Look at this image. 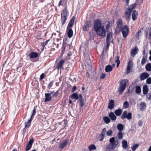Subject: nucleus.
Here are the masks:
<instances>
[{
	"instance_id": "423d86ee",
	"label": "nucleus",
	"mask_w": 151,
	"mask_h": 151,
	"mask_svg": "<svg viewBox=\"0 0 151 151\" xmlns=\"http://www.w3.org/2000/svg\"><path fill=\"white\" fill-rule=\"evenodd\" d=\"M128 82V81L127 79H123L120 82L119 86L118 89V91L119 94H122L126 88V84Z\"/></svg>"
},
{
	"instance_id": "f8f14e48",
	"label": "nucleus",
	"mask_w": 151,
	"mask_h": 151,
	"mask_svg": "<svg viewBox=\"0 0 151 151\" xmlns=\"http://www.w3.org/2000/svg\"><path fill=\"white\" fill-rule=\"evenodd\" d=\"M75 17L73 16L70 21L68 24V25L67 28H72L74 24Z\"/></svg>"
},
{
	"instance_id": "f257e3e1",
	"label": "nucleus",
	"mask_w": 151,
	"mask_h": 151,
	"mask_svg": "<svg viewBox=\"0 0 151 151\" xmlns=\"http://www.w3.org/2000/svg\"><path fill=\"white\" fill-rule=\"evenodd\" d=\"M93 29L96 34L102 37L106 35V30L104 26L101 24V21L98 19L94 20L93 23Z\"/></svg>"
},
{
	"instance_id": "473e14b6",
	"label": "nucleus",
	"mask_w": 151,
	"mask_h": 151,
	"mask_svg": "<svg viewBox=\"0 0 151 151\" xmlns=\"http://www.w3.org/2000/svg\"><path fill=\"white\" fill-rule=\"evenodd\" d=\"M135 92L137 94H139L141 92V88L140 86H137L135 88Z\"/></svg>"
},
{
	"instance_id": "2f4dec72",
	"label": "nucleus",
	"mask_w": 151,
	"mask_h": 151,
	"mask_svg": "<svg viewBox=\"0 0 151 151\" xmlns=\"http://www.w3.org/2000/svg\"><path fill=\"white\" fill-rule=\"evenodd\" d=\"M123 125L121 124H118L117 125V128L120 131H121L123 129Z\"/></svg>"
},
{
	"instance_id": "37998d69",
	"label": "nucleus",
	"mask_w": 151,
	"mask_h": 151,
	"mask_svg": "<svg viewBox=\"0 0 151 151\" xmlns=\"http://www.w3.org/2000/svg\"><path fill=\"white\" fill-rule=\"evenodd\" d=\"M91 20L86 21L85 24L90 27L91 26Z\"/></svg>"
},
{
	"instance_id": "49530a36",
	"label": "nucleus",
	"mask_w": 151,
	"mask_h": 151,
	"mask_svg": "<svg viewBox=\"0 0 151 151\" xmlns=\"http://www.w3.org/2000/svg\"><path fill=\"white\" fill-rule=\"evenodd\" d=\"M83 30L84 31L88 30L89 29V27H88V26H87L85 24H84V25L83 26Z\"/></svg>"
},
{
	"instance_id": "72a5a7b5",
	"label": "nucleus",
	"mask_w": 151,
	"mask_h": 151,
	"mask_svg": "<svg viewBox=\"0 0 151 151\" xmlns=\"http://www.w3.org/2000/svg\"><path fill=\"white\" fill-rule=\"evenodd\" d=\"M145 68L147 71H151V64L148 63L146 65Z\"/></svg>"
},
{
	"instance_id": "bf43d9fd",
	"label": "nucleus",
	"mask_w": 151,
	"mask_h": 151,
	"mask_svg": "<svg viewBox=\"0 0 151 151\" xmlns=\"http://www.w3.org/2000/svg\"><path fill=\"white\" fill-rule=\"evenodd\" d=\"M45 74L44 73H42L40 76V80H42L44 78Z\"/></svg>"
},
{
	"instance_id": "338daca9",
	"label": "nucleus",
	"mask_w": 151,
	"mask_h": 151,
	"mask_svg": "<svg viewBox=\"0 0 151 151\" xmlns=\"http://www.w3.org/2000/svg\"><path fill=\"white\" fill-rule=\"evenodd\" d=\"M141 30L140 29L138 30L137 32L136 33V35L138 36H139V34H141Z\"/></svg>"
},
{
	"instance_id": "09e8293b",
	"label": "nucleus",
	"mask_w": 151,
	"mask_h": 151,
	"mask_svg": "<svg viewBox=\"0 0 151 151\" xmlns=\"http://www.w3.org/2000/svg\"><path fill=\"white\" fill-rule=\"evenodd\" d=\"M139 146V145L138 144H135V145H134L132 149V150L133 151H134L135 150H136L137 149V148Z\"/></svg>"
},
{
	"instance_id": "c9c22d12",
	"label": "nucleus",
	"mask_w": 151,
	"mask_h": 151,
	"mask_svg": "<svg viewBox=\"0 0 151 151\" xmlns=\"http://www.w3.org/2000/svg\"><path fill=\"white\" fill-rule=\"evenodd\" d=\"M85 64L86 66H91V60L89 59L87 60L86 61Z\"/></svg>"
},
{
	"instance_id": "4be33fe9",
	"label": "nucleus",
	"mask_w": 151,
	"mask_h": 151,
	"mask_svg": "<svg viewBox=\"0 0 151 151\" xmlns=\"http://www.w3.org/2000/svg\"><path fill=\"white\" fill-rule=\"evenodd\" d=\"M114 101L112 99L110 100L108 103V108L109 109H112L114 107Z\"/></svg>"
},
{
	"instance_id": "6ab92c4d",
	"label": "nucleus",
	"mask_w": 151,
	"mask_h": 151,
	"mask_svg": "<svg viewBox=\"0 0 151 151\" xmlns=\"http://www.w3.org/2000/svg\"><path fill=\"white\" fill-rule=\"evenodd\" d=\"M106 129L105 128H103L101 132V134L100 135V139L99 140L100 141H102L103 140L104 137L105 133L106 132Z\"/></svg>"
},
{
	"instance_id": "603ef678",
	"label": "nucleus",
	"mask_w": 151,
	"mask_h": 151,
	"mask_svg": "<svg viewBox=\"0 0 151 151\" xmlns=\"http://www.w3.org/2000/svg\"><path fill=\"white\" fill-rule=\"evenodd\" d=\"M52 93L53 92H51V93H48V101H50L51 100V95Z\"/></svg>"
},
{
	"instance_id": "a19ab883",
	"label": "nucleus",
	"mask_w": 151,
	"mask_h": 151,
	"mask_svg": "<svg viewBox=\"0 0 151 151\" xmlns=\"http://www.w3.org/2000/svg\"><path fill=\"white\" fill-rule=\"evenodd\" d=\"M47 44V40L45 42H42L41 43V46L42 48L41 49L42 51L44 50V47L45 45Z\"/></svg>"
},
{
	"instance_id": "f3484780",
	"label": "nucleus",
	"mask_w": 151,
	"mask_h": 151,
	"mask_svg": "<svg viewBox=\"0 0 151 151\" xmlns=\"http://www.w3.org/2000/svg\"><path fill=\"white\" fill-rule=\"evenodd\" d=\"M149 75L147 73L144 72L141 74L140 76V79L143 80L149 77Z\"/></svg>"
},
{
	"instance_id": "774afa93",
	"label": "nucleus",
	"mask_w": 151,
	"mask_h": 151,
	"mask_svg": "<svg viewBox=\"0 0 151 151\" xmlns=\"http://www.w3.org/2000/svg\"><path fill=\"white\" fill-rule=\"evenodd\" d=\"M116 63H120V60H119V57L117 56V58L116 60Z\"/></svg>"
},
{
	"instance_id": "3c124183",
	"label": "nucleus",
	"mask_w": 151,
	"mask_h": 151,
	"mask_svg": "<svg viewBox=\"0 0 151 151\" xmlns=\"http://www.w3.org/2000/svg\"><path fill=\"white\" fill-rule=\"evenodd\" d=\"M130 103L131 105H135L136 102L134 99H132L131 100L130 102Z\"/></svg>"
},
{
	"instance_id": "bb28decb",
	"label": "nucleus",
	"mask_w": 151,
	"mask_h": 151,
	"mask_svg": "<svg viewBox=\"0 0 151 151\" xmlns=\"http://www.w3.org/2000/svg\"><path fill=\"white\" fill-rule=\"evenodd\" d=\"M70 97L72 99H75L76 100L79 99V95H78L76 93H75L70 95Z\"/></svg>"
},
{
	"instance_id": "864d4df0",
	"label": "nucleus",
	"mask_w": 151,
	"mask_h": 151,
	"mask_svg": "<svg viewBox=\"0 0 151 151\" xmlns=\"http://www.w3.org/2000/svg\"><path fill=\"white\" fill-rule=\"evenodd\" d=\"M37 108V106H34L33 108V109L32 111V115H34L36 113V108Z\"/></svg>"
},
{
	"instance_id": "0e129e2a",
	"label": "nucleus",
	"mask_w": 151,
	"mask_h": 151,
	"mask_svg": "<svg viewBox=\"0 0 151 151\" xmlns=\"http://www.w3.org/2000/svg\"><path fill=\"white\" fill-rule=\"evenodd\" d=\"M73 53V52H71L70 51H69L67 54L68 56L69 57L71 56L72 55Z\"/></svg>"
},
{
	"instance_id": "f704fd0d",
	"label": "nucleus",
	"mask_w": 151,
	"mask_h": 151,
	"mask_svg": "<svg viewBox=\"0 0 151 151\" xmlns=\"http://www.w3.org/2000/svg\"><path fill=\"white\" fill-rule=\"evenodd\" d=\"M67 0H60L58 4V6L59 7L61 5L63 6V4H64V3L66 4L67 2Z\"/></svg>"
},
{
	"instance_id": "e2e57ef3",
	"label": "nucleus",
	"mask_w": 151,
	"mask_h": 151,
	"mask_svg": "<svg viewBox=\"0 0 151 151\" xmlns=\"http://www.w3.org/2000/svg\"><path fill=\"white\" fill-rule=\"evenodd\" d=\"M53 81H52L50 82L48 84V87H49V88H50V87H51L53 84Z\"/></svg>"
},
{
	"instance_id": "13d9d810",
	"label": "nucleus",
	"mask_w": 151,
	"mask_h": 151,
	"mask_svg": "<svg viewBox=\"0 0 151 151\" xmlns=\"http://www.w3.org/2000/svg\"><path fill=\"white\" fill-rule=\"evenodd\" d=\"M76 88H76V86H74L73 87V88L72 89L71 92H73L76 90Z\"/></svg>"
},
{
	"instance_id": "5701e85b",
	"label": "nucleus",
	"mask_w": 151,
	"mask_h": 151,
	"mask_svg": "<svg viewBox=\"0 0 151 151\" xmlns=\"http://www.w3.org/2000/svg\"><path fill=\"white\" fill-rule=\"evenodd\" d=\"M109 116L113 122L115 121L116 119V116L112 112H110L109 113Z\"/></svg>"
},
{
	"instance_id": "e433bc0d",
	"label": "nucleus",
	"mask_w": 151,
	"mask_h": 151,
	"mask_svg": "<svg viewBox=\"0 0 151 151\" xmlns=\"http://www.w3.org/2000/svg\"><path fill=\"white\" fill-rule=\"evenodd\" d=\"M88 149L90 150L91 151L92 150H96V147L94 145L91 144L88 147Z\"/></svg>"
},
{
	"instance_id": "c756f323",
	"label": "nucleus",
	"mask_w": 151,
	"mask_h": 151,
	"mask_svg": "<svg viewBox=\"0 0 151 151\" xmlns=\"http://www.w3.org/2000/svg\"><path fill=\"white\" fill-rule=\"evenodd\" d=\"M122 147L124 149H126L128 147L127 142L125 140H123L122 141Z\"/></svg>"
},
{
	"instance_id": "680f3d73",
	"label": "nucleus",
	"mask_w": 151,
	"mask_h": 151,
	"mask_svg": "<svg viewBox=\"0 0 151 151\" xmlns=\"http://www.w3.org/2000/svg\"><path fill=\"white\" fill-rule=\"evenodd\" d=\"M27 127H25V126L24 128L22 130V134L24 135L26 133V128Z\"/></svg>"
},
{
	"instance_id": "b1692460",
	"label": "nucleus",
	"mask_w": 151,
	"mask_h": 151,
	"mask_svg": "<svg viewBox=\"0 0 151 151\" xmlns=\"http://www.w3.org/2000/svg\"><path fill=\"white\" fill-rule=\"evenodd\" d=\"M79 104L81 107H82L84 105V103L83 101V96L81 94H79Z\"/></svg>"
},
{
	"instance_id": "69168bd1",
	"label": "nucleus",
	"mask_w": 151,
	"mask_h": 151,
	"mask_svg": "<svg viewBox=\"0 0 151 151\" xmlns=\"http://www.w3.org/2000/svg\"><path fill=\"white\" fill-rule=\"evenodd\" d=\"M59 91H56L53 95V96H55V97L57 96H58V93Z\"/></svg>"
},
{
	"instance_id": "f03ea898",
	"label": "nucleus",
	"mask_w": 151,
	"mask_h": 151,
	"mask_svg": "<svg viewBox=\"0 0 151 151\" xmlns=\"http://www.w3.org/2000/svg\"><path fill=\"white\" fill-rule=\"evenodd\" d=\"M93 29L96 34L102 37L106 35V30L104 26L101 24V21L98 19L94 20L93 23Z\"/></svg>"
},
{
	"instance_id": "58836bf2",
	"label": "nucleus",
	"mask_w": 151,
	"mask_h": 151,
	"mask_svg": "<svg viewBox=\"0 0 151 151\" xmlns=\"http://www.w3.org/2000/svg\"><path fill=\"white\" fill-rule=\"evenodd\" d=\"M129 104L127 101L124 102L123 104V107L125 109H127L129 107Z\"/></svg>"
},
{
	"instance_id": "1a4fd4ad",
	"label": "nucleus",
	"mask_w": 151,
	"mask_h": 151,
	"mask_svg": "<svg viewBox=\"0 0 151 151\" xmlns=\"http://www.w3.org/2000/svg\"><path fill=\"white\" fill-rule=\"evenodd\" d=\"M121 117L122 119H124L127 118L128 120L131 119L132 118V113L129 112L127 114V111H124L123 114L121 116Z\"/></svg>"
},
{
	"instance_id": "4d7b16f0",
	"label": "nucleus",
	"mask_w": 151,
	"mask_h": 151,
	"mask_svg": "<svg viewBox=\"0 0 151 151\" xmlns=\"http://www.w3.org/2000/svg\"><path fill=\"white\" fill-rule=\"evenodd\" d=\"M106 75L105 73H102L101 76H100V79H103L104 78L106 77Z\"/></svg>"
},
{
	"instance_id": "ddd939ff",
	"label": "nucleus",
	"mask_w": 151,
	"mask_h": 151,
	"mask_svg": "<svg viewBox=\"0 0 151 151\" xmlns=\"http://www.w3.org/2000/svg\"><path fill=\"white\" fill-rule=\"evenodd\" d=\"M47 102V93H45V99L44 102L42 101L41 104L42 105V108L46 110L47 109V106L46 105V103Z\"/></svg>"
},
{
	"instance_id": "4468645a",
	"label": "nucleus",
	"mask_w": 151,
	"mask_h": 151,
	"mask_svg": "<svg viewBox=\"0 0 151 151\" xmlns=\"http://www.w3.org/2000/svg\"><path fill=\"white\" fill-rule=\"evenodd\" d=\"M138 49L136 46L133 49H132L131 51V54L132 56L134 57L138 53Z\"/></svg>"
},
{
	"instance_id": "0eeeda50",
	"label": "nucleus",
	"mask_w": 151,
	"mask_h": 151,
	"mask_svg": "<svg viewBox=\"0 0 151 151\" xmlns=\"http://www.w3.org/2000/svg\"><path fill=\"white\" fill-rule=\"evenodd\" d=\"M122 32L123 37H126L129 33V28L127 25H124L121 28L120 32Z\"/></svg>"
},
{
	"instance_id": "aec40b11",
	"label": "nucleus",
	"mask_w": 151,
	"mask_h": 151,
	"mask_svg": "<svg viewBox=\"0 0 151 151\" xmlns=\"http://www.w3.org/2000/svg\"><path fill=\"white\" fill-rule=\"evenodd\" d=\"M139 106L140 109L141 111H142L145 110L146 107V103L144 102H141L139 104Z\"/></svg>"
},
{
	"instance_id": "79ce46f5",
	"label": "nucleus",
	"mask_w": 151,
	"mask_h": 151,
	"mask_svg": "<svg viewBox=\"0 0 151 151\" xmlns=\"http://www.w3.org/2000/svg\"><path fill=\"white\" fill-rule=\"evenodd\" d=\"M118 137L119 139H121L123 138V134L121 132H119L117 134Z\"/></svg>"
},
{
	"instance_id": "20e7f679",
	"label": "nucleus",
	"mask_w": 151,
	"mask_h": 151,
	"mask_svg": "<svg viewBox=\"0 0 151 151\" xmlns=\"http://www.w3.org/2000/svg\"><path fill=\"white\" fill-rule=\"evenodd\" d=\"M109 142L110 143L106 146V150L107 151H111L114 150L119 143L118 139L115 140V138L114 137L110 139Z\"/></svg>"
},
{
	"instance_id": "7c9ffc66",
	"label": "nucleus",
	"mask_w": 151,
	"mask_h": 151,
	"mask_svg": "<svg viewBox=\"0 0 151 151\" xmlns=\"http://www.w3.org/2000/svg\"><path fill=\"white\" fill-rule=\"evenodd\" d=\"M104 122L106 124L109 123L111 121L110 119L108 116H105L103 118Z\"/></svg>"
},
{
	"instance_id": "a878e982",
	"label": "nucleus",
	"mask_w": 151,
	"mask_h": 151,
	"mask_svg": "<svg viewBox=\"0 0 151 151\" xmlns=\"http://www.w3.org/2000/svg\"><path fill=\"white\" fill-rule=\"evenodd\" d=\"M143 93L144 95L147 94L148 91V88L147 85H144L143 86L142 88Z\"/></svg>"
},
{
	"instance_id": "4c0bfd02",
	"label": "nucleus",
	"mask_w": 151,
	"mask_h": 151,
	"mask_svg": "<svg viewBox=\"0 0 151 151\" xmlns=\"http://www.w3.org/2000/svg\"><path fill=\"white\" fill-rule=\"evenodd\" d=\"M32 121L30 119H29L27 122H25V127H29L30 126Z\"/></svg>"
},
{
	"instance_id": "ea45409f",
	"label": "nucleus",
	"mask_w": 151,
	"mask_h": 151,
	"mask_svg": "<svg viewBox=\"0 0 151 151\" xmlns=\"http://www.w3.org/2000/svg\"><path fill=\"white\" fill-rule=\"evenodd\" d=\"M65 47V45L64 43H63L61 48V55H63L64 53Z\"/></svg>"
},
{
	"instance_id": "de8ad7c7",
	"label": "nucleus",
	"mask_w": 151,
	"mask_h": 151,
	"mask_svg": "<svg viewBox=\"0 0 151 151\" xmlns=\"http://www.w3.org/2000/svg\"><path fill=\"white\" fill-rule=\"evenodd\" d=\"M31 146L30 145H29L27 143L26 147L25 148V150L26 151H28L29 150L31 149Z\"/></svg>"
},
{
	"instance_id": "6e6d98bb",
	"label": "nucleus",
	"mask_w": 151,
	"mask_h": 151,
	"mask_svg": "<svg viewBox=\"0 0 151 151\" xmlns=\"http://www.w3.org/2000/svg\"><path fill=\"white\" fill-rule=\"evenodd\" d=\"M146 59L144 57H143L142 59L141 60V64L142 65H143L145 64V62Z\"/></svg>"
},
{
	"instance_id": "9b49d317",
	"label": "nucleus",
	"mask_w": 151,
	"mask_h": 151,
	"mask_svg": "<svg viewBox=\"0 0 151 151\" xmlns=\"http://www.w3.org/2000/svg\"><path fill=\"white\" fill-rule=\"evenodd\" d=\"M65 61L64 60H59V62L57 63L56 68L58 69H63V65L65 63Z\"/></svg>"
},
{
	"instance_id": "dca6fc26",
	"label": "nucleus",
	"mask_w": 151,
	"mask_h": 151,
	"mask_svg": "<svg viewBox=\"0 0 151 151\" xmlns=\"http://www.w3.org/2000/svg\"><path fill=\"white\" fill-rule=\"evenodd\" d=\"M66 32L68 37L69 38L71 37L73 34V32L72 28H67Z\"/></svg>"
},
{
	"instance_id": "6e6552de",
	"label": "nucleus",
	"mask_w": 151,
	"mask_h": 151,
	"mask_svg": "<svg viewBox=\"0 0 151 151\" xmlns=\"http://www.w3.org/2000/svg\"><path fill=\"white\" fill-rule=\"evenodd\" d=\"M122 21L121 19H119L116 22L117 26L115 29V33L118 34L120 32V30L122 27Z\"/></svg>"
},
{
	"instance_id": "c85d7f7f",
	"label": "nucleus",
	"mask_w": 151,
	"mask_h": 151,
	"mask_svg": "<svg viewBox=\"0 0 151 151\" xmlns=\"http://www.w3.org/2000/svg\"><path fill=\"white\" fill-rule=\"evenodd\" d=\"M122 112V109H119L115 111L114 113L116 116H118L121 115Z\"/></svg>"
},
{
	"instance_id": "7ed1b4c3",
	"label": "nucleus",
	"mask_w": 151,
	"mask_h": 151,
	"mask_svg": "<svg viewBox=\"0 0 151 151\" xmlns=\"http://www.w3.org/2000/svg\"><path fill=\"white\" fill-rule=\"evenodd\" d=\"M137 5L136 3L130 5L126 9L125 13L123 16L126 21H129L131 19V13L133 9H135Z\"/></svg>"
},
{
	"instance_id": "2eb2a0df",
	"label": "nucleus",
	"mask_w": 151,
	"mask_h": 151,
	"mask_svg": "<svg viewBox=\"0 0 151 151\" xmlns=\"http://www.w3.org/2000/svg\"><path fill=\"white\" fill-rule=\"evenodd\" d=\"M132 62L131 61H129L127 65V69L126 72V73L129 74L130 72V70L131 69V67H132Z\"/></svg>"
},
{
	"instance_id": "39448f33",
	"label": "nucleus",
	"mask_w": 151,
	"mask_h": 151,
	"mask_svg": "<svg viewBox=\"0 0 151 151\" xmlns=\"http://www.w3.org/2000/svg\"><path fill=\"white\" fill-rule=\"evenodd\" d=\"M67 9V7L66 5L61 13V23L62 26L65 23L67 18L69 16V12Z\"/></svg>"
},
{
	"instance_id": "9d476101",
	"label": "nucleus",
	"mask_w": 151,
	"mask_h": 151,
	"mask_svg": "<svg viewBox=\"0 0 151 151\" xmlns=\"http://www.w3.org/2000/svg\"><path fill=\"white\" fill-rule=\"evenodd\" d=\"M68 140L67 139H64L61 142L59 145V148L61 150L65 147H66L68 145Z\"/></svg>"
},
{
	"instance_id": "393cba45",
	"label": "nucleus",
	"mask_w": 151,
	"mask_h": 151,
	"mask_svg": "<svg viewBox=\"0 0 151 151\" xmlns=\"http://www.w3.org/2000/svg\"><path fill=\"white\" fill-rule=\"evenodd\" d=\"M113 67L110 65H108L106 66L105 71L106 72H110L112 70Z\"/></svg>"
},
{
	"instance_id": "412c9836",
	"label": "nucleus",
	"mask_w": 151,
	"mask_h": 151,
	"mask_svg": "<svg viewBox=\"0 0 151 151\" xmlns=\"http://www.w3.org/2000/svg\"><path fill=\"white\" fill-rule=\"evenodd\" d=\"M29 56L30 58L33 59L34 58H36L38 56V54L36 52H31L29 54Z\"/></svg>"
},
{
	"instance_id": "052dcab7",
	"label": "nucleus",
	"mask_w": 151,
	"mask_h": 151,
	"mask_svg": "<svg viewBox=\"0 0 151 151\" xmlns=\"http://www.w3.org/2000/svg\"><path fill=\"white\" fill-rule=\"evenodd\" d=\"M147 99H148L149 100H150L151 99V93H149L147 96Z\"/></svg>"
},
{
	"instance_id": "a211bd4d",
	"label": "nucleus",
	"mask_w": 151,
	"mask_h": 151,
	"mask_svg": "<svg viewBox=\"0 0 151 151\" xmlns=\"http://www.w3.org/2000/svg\"><path fill=\"white\" fill-rule=\"evenodd\" d=\"M138 13L137 11L134 10L132 14V19L133 21L135 20L137 18Z\"/></svg>"
},
{
	"instance_id": "cd10ccee",
	"label": "nucleus",
	"mask_w": 151,
	"mask_h": 151,
	"mask_svg": "<svg viewBox=\"0 0 151 151\" xmlns=\"http://www.w3.org/2000/svg\"><path fill=\"white\" fill-rule=\"evenodd\" d=\"M112 37V33L110 32H109L107 35L106 37V42H111V39Z\"/></svg>"
},
{
	"instance_id": "8fccbe9b",
	"label": "nucleus",
	"mask_w": 151,
	"mask_h": 151,
	"mask_svg": "<svg viewBox=\"0 0 151 151\" xmlns=\"http://www.w3.org/2000/svg\"><path fill=\"white\" fill-rule=\"evenodd\" d=\"M113 132L111 130H109L107 131L106 132V134L107 136H111Z\"/></svg>"
},
{
	"instance_id": "5fc2aeb1",
	"label": "nucleus",
	"mask_w": 151,
	"mask_h": 151,
	"mask_svg": "<svg viewBox=\"0 0 151 151\" xmlns=\"http://www.w3.org/2000/svg\"><path fill=\"white\" fill-rule=\"evenodd\" d=\"M146 83L148 84H151V77L147 79Z\"/></svg>"
},
{
	"instance_id": "c03bdc74",
	"label": "nucleus",
	"mask_w": 151,
	"mask_h": 151,
	"mask_svg": "<svg viewBox=\"0 0 151 151\" xmlns=\"http://www.w3.org/2000/svg\"><path fill=\"white\" fill-rule=\"evenodd\" d=\"M34 139L33 138L30 139L29 141L27 143V144L30 145L32 146V145L34 142Z\"/></svg>"
},
{
	"instance_id": "a18cd8bd",
	"label": "nucleus",
	"mask_w": 151,
	"mask_h": 151,
	"mask_svg": "<svg viewBox=\"0 0 151 151\" xmlns=\"http://www.w3.org/2000/svg\"><path fill=\"white\" fill-rule=\"evenodd\" d=\"M134 88V87H132V86H130L129 88L128 92L130 93H131L133 90Z\"/></svg>"
}]
</instances>
